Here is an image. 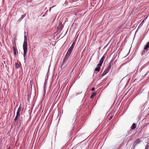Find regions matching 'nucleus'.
I'll list each match as a JSON object with an SVG mask.
<instances>
[{
    "instance_id": "nucleus-11",
    "label": "nucleus",
    "mask_w": 149,
    "mask_h": 149,
    "mask_svg": "<svg viewBox=\"0 0 149 149\" xmlns=\"http://www.w3.org/2000/svg\"><path fill=\"white\" fill-rule=\"evenodd\" d=\"M96 93H93L90 96L91 98H92L95 95Z\"/></svg>"
},
{
    "instance_id": "nucleus-5",
    "label": "nucleus",
    "mask_w": 149,
    "mask_h": 149,
    "mask_svg": "<svg viewBox=\"0 0 149 149\" xmlns=\"http://www.w3.org/2000/svg\"><path fill=\"white\" fill-rule=\"evenodd\" d=\"M111 67V64L110 63H109L107 65V67L106 69L109 72V70L110 69Z\"/></svg>"
},
{
    "instance_id": "nucleus-15",
    "label": "nucleus",
    "mask_w": 149,
    "mask_h": 149,
    "mask_svg": "<svg viewBox=\"0 0 149 149\" xmlns=\"http://www.w3.org/2000/svg\"><path fill=\"white\" fill-rule=\"evenodd\" d=\"M56 6V5H55V6H52V7H50V8H49V11H51V9L52 8H53L54 7H55Z\"/></svg>"
},
{
    "instance_id": "nucleus-6",
    "label": "nucleus",
    "mask_w": 149,
    "mask_h": 149,
    "mask_svg": "<svg viewBox=\"0 0 149 149\" xmlns=\"http://www.w3.org/2000/svg\"><path fill=\"white\" fill-rule=\"evenodd\" d=\"M109 72V71L105 69L104 71L102 74H101L100 77H102L106 74L107 73Z\"/></svg>"
},
{
    "instance_id": "nucleus-13",
    "label": "nucleus",
    "mask_w": 149,
    "mask_h": 149,
    "mask_svg": "<svg viewBox=\"0 0 149 149\" xmlns=\"http://www.w3.org/2000/svg\"><path fill=\"white\" fill-rule=\"evenodd\" d=\"M74 43L73 42V43L72 44V45L70 47L72 48L73 49L74 47Z\"/></svg>"
},
{
    "instance_id": "nucleus-16",
    "label": "nucleus",
    "mask_w": 149,
    "mask_h": 149,
    "mask_svg": "<svg viewBox=\"0 0 149 149\" xmlns=\"http://www.w3.org/2000/svg\"><path fill=\"white\" fill-rule=\"evenodd\" d=\"M61 25L60 26V27H61V29H62V28L63 27V26H62V24L61 23H60Z\"/></svg>"
},
{
    "instance_id": "nucleus-17",
    "label": "nucleus",
    "mask_w": 149,
    "mask_h": 149,
    "mask_svg": "<svg viewBox=\"0 0 149 149\" xmlns=\"http://www.w3.org/2000/svg\"><path fill=\"white\" fill-rule=\"evenodd\" d=\"M21 106H20L18 109V110H21Z\"/></svg>"
},
{
    "instance_id": "nucleus-12",
    "label": "nucleus",
    "mask_w": 149,
    "mask_h": 149,
    "mask_svg": "<svg viewBox=\"0 0 149 149\" xmlns=\"http://www.w3.org/2000/svg\"><path fill=\"white\" fill-rule=\"evenodd\" d=\"M19 67V65L17 63H15V68H18Z\"/></svg>"
},
{
    "instance_id": "nucleus-1",
    "label": "nucleus",
    "mask_w": 149,
    "mask_h": 149,
    "mask_svg": "<svg viewBox=\"0 0 149 149\" xmlns=\"http://www.w3.org/2000/svg\"><path fill=\"white\" fill-rule=\"evenodd\" d=\"M23 46L24 50V59H25V58L26 56V53L27 52L28 47L27 38L25 36H24V41L23 44Z\"/></svg>"
},
{
    "instance_id": "nucleus-2",
    "label": "nucleus",
    "mask_w": 149,
    "mask_h": 149,
    "mask_svg": "<svg viewBox=\"0 0 149 149\" xmlns=\"http://www.w3.org/2000/svg\"><path fill=\"white\" fill-rule=\"evenodd\" d=\"M73 48L70 47L69 48V49L67 54H66V55L65 56V58H66L67 56L68 57L71 53V52L73 49Z\"/></svg>"
},
{
    "instance_id": "nucleus-8",
    "label": "nucleus",
    "mask_w": 149,
    "mask_h": 149,
    "mask_svg": "<svg viewBox=\"0 0 149 149\" xmlns=\"http://www.w3.org/2000/svg\"><path fill=\"white\" fill-rule=\"evenodd\" d=\"M149 48V42H148L147 45L144 48V49L146 50Z\"/></svg>"
},
{
    "instance_id": "nucleus-4",
    "label": "nucleus",
    "mask_w": 149,
    "mask_h": 149,
    "mask_svg": "<svg viewBox=\"0 0 149 149\" xmlns=\"http://www.w3.org/2000/svg\"><path fill=\"white\" fill-rule=\"evenodd\" d=\"M105 57L104 56H103L100 59V63L97 65V66H101L104 61V59L105 58Z\"/></svg>"
},
{
    "instance_id": "nucleus-3",
    "label": "nucleus",
    "mask_w": 149,
    "mask_h": 149,
    "mask_svg": "<svg viewBox=\"0 0 149 149\" xmlns=\"http://www.w3.org/2000/svg\"><path fill=\"white\" fill-rule=\"evenodd\" d=\"M20 110H18L17 111V113H16V115L15 117V118L14 119V121H16V120H17V119L20 116Z\"/></svg>"
},
{
    "instance_id": "nucleus-9",
    "label": "nucleus",
    "mask_w": 149,
    "mask_h": 149,
    "mask_svg": "<svg viewBox=\"0 0 149 149\" xmlns=\"http://www.w3.org/2000/svg\"><path fill=\"white\" fill-rule=\"evenodd\" d=\"M100 66H97V67L95 68V71H97V72H99L100 70Z\"/></svg>"
},
{
    "instance_id": "nucleus-7",
    "label": "nucleus",
    "mask_w": 149,
    "mask_h": 149,
    "mask_svg": "<svg viewBox=\"0 0 149 149\" xmlns=\"http://www.w3.org/2000/svg\"><path fill=\"white\" fill-rule=\"evenodd\" d=\"M136 127V125L135 123H133L131 127V129L132 130H134Z\"/></svg>"
},
{
    "instance_id": "nucleus-19",
    "label": "nucleus",
    "mask_w": 149,
    "mask_h": 149,
    "mask_svg": "<svg viewBox=\"0 0 149 149\" xmlns=\"http://www.w3.org/2000/svg\"><path fill=\"white\" fill-rule=\"evenodd\" d=\"M95 90V88H92L91 90L92 91H93Z\"/></svg>"
},
{
    "instance_id": "nucleus-18",
    "label": "nucleus",
    "mask_w": 149,
    "mask_h": 149,
    "mask_svg": "<svg viewBox=\"0 0 149 149\" xmlns=\"http://www.w3.org/2000/svg\"><path fill=\"white\" fill-rule=\"evenodd\" d=\"M113 117V116H111V117H110V118H109V120H111V119Z\"/></svg>"
},
{
    "instance_id": "nucleus-10",
    "label": "nucleus",
    "mask_w": 149,
    "mask_h": 149,
    "mask_svg": "<svg viewBox=\"0 0 149 149\" xmlns=\"http://www.w3.org/2000/svg\"><path fill=\"white\" fill-rule=\"evenodd\" d=\"M13 51L14 52V54L15 56L16 55V52H17V49H16L15 47H13Z\"/></svg>"
},
{
    "instance_id": "nucleus-14",
    "label": "nucleus",
    "mask_w": 149,
    "mask_h": 149,
    "mask_svg": "<svg viewBox=\"0 0 149 149\" xmlns=\"http://www.w3.org/2000/svg\"><path fill=\"white\" fill-rule=\"evenodd\" d=\"M145 50H143L142 51V52L141 55H143L144 54H145Z\"/></svg>"
}]
</instances>
